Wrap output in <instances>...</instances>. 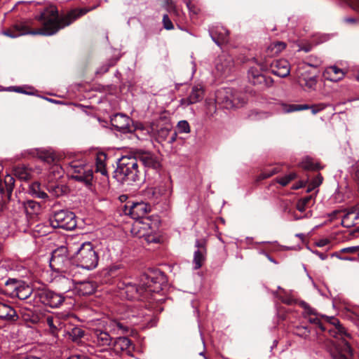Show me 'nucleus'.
<instances>
[{
	"instance_id": "37",
	"label": "nucleus",
	"mask_w": 359,
	"mask_h": 359,
	"mask_svg": "<svg viewBox=\"0 0 359 359\" xmlns=\"http://www.w3.org/2000/svg\"><path fill=\"white\" fill-rule=\"evenodd\" d=\"M358 208L357 207V205L355 206H353L347 210V212L344 216L342 221H341V224L344 227L349 228V227H351L353 226V223H350V224H347L345 223L346 222V221L348 219H350V217L351 215L355 214V215H358Z\"/></svg>"
},
{
	"instance_id": "62",
	"label": "nucleus",
	"mask_w": 359,
	"mask_h": 359,
	"mask_svg": "<svg viewBox=\"0 0 359 359\" xmlns=\"http://www.w3.org/2000/svg\"><path fill=\"white\" fill-rule=\"evenodd\" d=\"M301 306H302V307H303L305 309V311L308 315H309V316L314 315L315 316V313L313 312V309L310 307V306L307 303L302 302L301 303Z\"/></svg>"
},
{
	"instance_id": "15",
	"label": "nucleus",
	"mask_w": 359,
	"mask_h": 359,
	"mask_svg": "<svg viewBox=\"0 0 359 359\" xmlns=\"http://www.w3.org/2000/svg\"><path fill=\"white\" fill-rule=\"evenodd\" d=\"M132 120L129 116L123 114H116L111 118V123L117 131L126 133L134 130V126L131 124Z\"/></svg>"
},
{
	"instance_id": "47",
	"label": "nucleus",
	"mask_w": 359,
	"mask_h": 359,
	"mask_svg": "<svg viewBox=\"0 0 359 359\" xmlns=\"http://www.w3.org/2000/svg\"><path fill=\"white\" fill-rule=\"evenodd\" d=\"M48 190L53 196L56 197L63 194V188L57 184H49L48 186Z\"/></svg>"
},
{
	"instance_id": "10",
	"label": "nucleus",
	"mask_w": 359,
	"mask_h": 359,
	"mask_svg": "<svg viewBox=\"0 0 359 359\" xmlns=\"http://www.w3.org/2000/svg\"><path fill=\"white\" fill-rule=\"evenodd\" d=\"M70 168L73 174L72 177L78 182L90 184L93 179V171L91 165L83 164L79 161H73L70 163Z\"/></svg>"
},
{
	"instance_id": "39",
	"label": "nucleus",
	"mask_w": 359,
	"mask_h": 359,
	"mask_svg": "<svg viewBox=\"0 0 359 359\" xmlns=\"http://www.w3.org/2000/svg\"><path fill=\"white\" fill-rule=\"evenodd\" d=\"M60 252L64 253V254L66 253L67 252L66 248H61L60 250H55L53 252L52 257H51L50 263V265L51 267H53L54 263L60 262V259H61V261H63L65 259V256H60Z\"/></svg>"
},
{
	"instance_id": "58",
	"label": "nucleus",
	"mask_w": 359,
	"mask_h": 359,
	"mask_svg": "<svg viewBox=\"0 0 359 359\" xmlns=\"http://www.w3.org/2000/svg\"><path fill=\"white\" fill-rule=\"evenodd\" d=\"M323 177L321 175V174L318 173L311 182L314 185V187H318L323 183Z\"/></svg>"
},
{
	"instance_id": "8",
	"label": "nucleus",
	"mask_w": 359,
	"mask_h": 359,
	"mask_svg": "<svg viewBox=\"0 0 359 359\" xmlns=\"http://www.w3.org/2000/svg\"><path fill=\"white\" fill-rule=\"evenodd\" d=\"M286 44L282 41H276L271 43L258 57H253L254 60L261 68L262 71H266L269 69L270 63L269 58L271 57L284 50Z\"/></svg>"
},
{
	"instance_id": "60",
	"label": "nucleus",
	"mask_w": 359,
	"mask_h": 359,
	"mask_svg": "<svg viewBox=\"0 0 359 359\" xmlns=\"http://www.w3.org/2000/svg\"><path fill=\"white\" fill-rule=\"evenodd\" d=\"M191 129L189 123L187 121H181V133H189Z\"/></svg>"
},
{
	"instance_id": "20",
	"label": "nucleus",
	"mask_w": 359,
	"mask_h": 359,
	"mask_svg": "<svg viewBox=\"0 0 359 359\" xmlns=\"http://www.w3.org/2000/svg\"><path fill=\"white\" fill-rule=\"evenodd\" d=\"M204 88L201 84L192 86L187 98L181 99V105L184 104H190L200 102L204 97Z\"/></svg>"
},
{
	"instance_id": "5",
	"label": "nucleus",
	"mask_w": 359,
	"mask_h": 359,
	"mask_svg": "<svg viewBox=\"0 0 359 359\" xmlns=\"http://www.w3.org/2000/svg\"><path fill=\"white\" fill-rule=\"evenodd\" d=\"M215 97L217 105L227 109L241 107L247 102L245 93L231 88L217 90Z\"/></svg>"
},
{
	"instance_id": "42",
	"label": "nucleus",
	"mask_w": 359,
	"mask_h": 359,
	"mask_svg": "<svg viewBox=\"0 0 359 359\" xmlns=\"http://www.w3.org/2000/svg\"><path fill=\"white\" fill-rule=\"evenodd\" d=\"M297 175L295 172H291L288 175H285L284 177H277L276 179V182L280 184L283 187L287 186L291 181L296 179Z\"/></svg>"
},
{
	"instance_id": "28",
	"label": "nucleus",
	"mask_w": 359,
	"mask_h": 359,
	"mask_svg": "<svg viewBox=\"0 0 359 359\" xmlns=\"http://www.w3.org/2000/svg\"><path fill=\"white\" fill-rule=\"evenodd\" d=\"M344 73L340 68L336 66L327 67L325 72L324 76L332 81H338L343 79Z\"/></svg>"
},
{
	"instance_id": "49",
	"label": "nucleus",
	"mask_w": 359,
	"mask_h": 359,
	"mask_svg": "<svg viewBox=\"0 0 359 359\" xmlns=\"http://www.w3.org/2000/svg\"><path fill=\"white\" fill-rule=\"evenodd\" d=\"M46 323L53 333H55L57 330V326L56 325V323H59L57 319H55L53 316H48L46 318Z\"/></svg>"
},
{
	"instance_id": "14",
	"label": "nucleus",
	"mask_w": 359,
	"mask_h": 359,
	"mask_svg": "<svg viewBox=\"0 0 359 359\" xmlns=\"http://www.w3.org/2000/svg\"><path fill=\"white\" fill-rule=\"evenodd\" d=\"M234 62L231 55L222 54L215 61V69L220 76H227L233 71Z\"/></svg>"
},
{
	"instance_id": "31",
	"label": "nucleus",
	"mask_w": 359,
	"mask_h": 359,
	"mask_svg": "<svg viewBox=\"0 0 359 359\" xmlns=\"http://www.w3.org/2000/svg\"><path fill=\"white\" fill-rule=\"evenodd\" d=\"M0 318L15 320L18 318L17 313L10 305L0 302Z\"/></svg>"
},
{
	"instance_id": "7",
	"label": "nucleus",
	"mask_w": 359,
	"mask_h": 359,
	"mask_svg": "<svg viewBox=\"0 0 359 359\" xmlns=\"http://www.w3.org/2000/svg\"><path fill=\"white\" fill-rule=\"evenodd\" d=\"M49 224L53 229L60 228L65 230H73L76 226V216L73 212L60 210L54 212L49 218Z\"/></svg>"
},
{
	"instance_id": "26",
	"label": "nucleus",
	"mask_w": 359,
	"mask_h": 359,
	"mask_svg": "<svg viewBox=\"0 0 359 359\" xmlns=\"http://www.w3.org/2000/svg\"><path fill=\"white\" fill-rule=\"evenodd\" d=\"M20 287H18L15 297L20 300H25L29 299L32 294L34 296L35 290H33L32 287L29 284L24 280L20 283Z\"/></svg>"
},
{
	"instance_id": "34",
	"label": "nucleus",
	"mask_w": 359,
	"mask_h": 359,
	"mask_svg": "<svg viewBox=\"0 0 359 359\" xmlns=\"http://www.w3.org/2000/svg\"><path fill=\"white\" fill-rule=\"evenodd\" d=\"M30 194L35 198L46 199L48 198V194L41 189L40 184L34 183L29 188Z\"/></svg>"
},
{
	"instance_id": "17",
	"label": "nucleus",
	"mask_w": 359,
	"mask_h": 359,
	"mask_svg": "<svg viewBox=\"0 0 359 359\" xmlns=\"http://www.w3.org/2000/svg\"><path fill=\"white\" fill-rule=\"evenodd\" d=\"M93 344L99 347H103V350L111 348L114 338L110 336L107 331L97 329L94 331L93 336Z\"/></svg>"
},
{
	"instance_id": "1",
	"label": "nucleus",
	"mask_w": 359,
	"mask_h": 359,
	"mask_svg": "<svg viewBox=\"0 0 359 359\" xmlns=\"http://www.w3.org/2000/svg\"><path fill=\"white\" fill-rule=\"evenodd\" d=\"M90 9H74L64 15H59L57 8L50 5L46 7L40 13L36 15L35 19L39 21L41 27L30 29V22L22 20L13 25L10 29L3 32V34L11 38H16L25 34L51 36L56 34L60 29L71 25L79 18L86 14Z\"/></svg>"
},
{
	"instance_id": "4",
	"label": "nucleus",
	"mask_w": 359,
	"mask_h": 359,
	"mask_svg": "<svg viewBox=\"0 0 359 359\" xmlns=\"http://www.w3.org/2000/svg\"><path fill=\"white\" fill-rule=\"evenodd\" d=\"M113 174V177L123 186L137 184L140 181L142 172L135 155L123 156L119 158Z\"/></svg>"
},
{
	"instance_id": "45",
	"label": "nucleus",
	"mask_w": 359,
	"mask_h": 359,
	"mask_svg": "<svg viewBox=\"0 0 359 359\" xmlns=\"http://www.w3.org/2000/svg\"><path fill=\"white\" fill-rule=\"evenodd\" d=\"M117 60L111 59L106 63L103 64L102 66H100L96 71L97 74L102 75L103 74L106 73L109 69L114 66Z\"/></svg>"
},
{
	"instance_id": "32",
	"label": "nucleus",
	"mask_w": 359,
	"mask_h": 359,
	"mask_svg": "<svg viewBox=\"0 0 359 359\" xmlns=\"http://www.w3.org/2000/svg\"><path fill=\"white\" fill-rule=\"evenodd\" d=\"M27 153L31 156H38L39 158L48 163L54 161L53 154L45 149H33L28 150Z\"/></svg>"
},
{
	"instance_id": "16",
	"label": "nucleus",
	"mask_w": 359,
	"mask_h": 359,
	"mask_svg": "<svg viewBox=\"0 0 359 359\" xmlns=\"http://www.w3.org/2000/svg\"><path fill=\"white\" fill-rule=\"evenodd\" d=\"M22 281V280L11 278L1 279L0 294L15 298V294H16L18 287H20V283Z\"/></svg>"
},
{
	"instance_id": "48",
	"label": "nucleus",
	"mask_w": 359,
	"mask_h": 359,
	"mask_svg": "<svg viewBox=\"0 0 359 359\" xmlns=\"http://www.w3.org/2000/svg\"><path fill=\"white\" fill-rule=\"evenodd\" d=\"M307 61H306V64L310 66V67H318L321 63H322V60H320V58H319L318 57L316 56V55H310L307 57Z\"/></svg>"
},
{
	"instance_id": "64",
	"label": "nucleus",
	"mask_w": 359,
	"mask_h": 359,
	"mask_svg": "<svg viewBox=\"0 0 359 359\" xmlns=\"http://www.w3.org/2000/svg\"><path fill=\"white\" fill-rule=\"evenodd\" d=\"M158 190H159V193L161 195L164 196L165 198H167L171 194V189L169 185H168L166 189H165L163 190H161V187H159Z\"/></svg>"
},
{
	"instance_id": "30",
	"label": "nucleus",
	"mask_w": 359,
	"mask_h": 359,
	"mask_svg": "<svg viewBox=\"0 0 359 359\" xmlns=\"http://www.w3.org/2000/svg\"><path fill=\"white\" fill-rule=\"evenodd\" d=\"M177 132L168 128H161L158 131V138L160 141H165L171 144L177 138Z\"/></svg>"
},
{
	"instance_id": "2",
	"label": "nucleus",
	"mask_w": 359,
	"mask_h": 359,
	"mask_svg": "<svg viewBox=\"0 0 359 359\" xmlns=\"http://www.w3.org/2000/svg\"><path fill=\"white\" fill-rule=\"evenodd\" d=\"M167 278L161 271H149L142 274L138 283L128 280L118 283L119 295L129 300L148 301L149 303H162L160 292L166 287Z\"/></svg>"
},
{
	"instance_id": "61",
	"label": "nucleus",
	"mask_w": 359,
	"mask_h": 359,
	"mask_svg": "<svg viewBox=\"0 0 359 359\" xmlns=\"http://www.w3.org/2000/svg\"><path fill=\"white\" fill-rule=\"evenodd\" d=\"M8 90H9V91H14V92H16V93H24V94H27V95H31L32 94L31 93L27 92L25 90H23L22 87H20V86H10V87L8 88Z\"/></svg>"
},
{
	"instance_id": "22",
	"label": "nucleus",
	"mask_w": 359,
	"mask_h": 359,
	"mask_svg": "<svg viewBox=\"0 0 359 359\" xmlns=\"http://www.w3.org/2000/svg\"><path fill=\"white\" fill-rule=\"evenodd\" d=\"M95 283L90 280L76 281L74 289L79 295L86 296L93 294L95 290Z\"/></svg>"
},
{
	"instance_id": "51",
	"label": "nucleus",
	"mask_w": 359,
	"mask_h": 359,
	"mask_svg": "<svg viewBox=\"0 0 359 359\" xmlns=\"http://www.w3.org/2000/svg\"><path fill=\"white\" fill-rule=\"evenodd\" d=\"M163 27L167 30H170L174 28V26H173V24H172L171 20L170 19L168 15L166 14L163 15Z\"/></svg>"
},
{
	"instance_id": "38",
	"label": "nucleus",
	"mask_w": 359,
	"mask_h": 359,
	"mask_svg": "<svg viewBox=\"0 0 359 359\" xmlns=\"http://www.w3.org/2000/svg\"><path fill=\"white\" fill-rule=\"evenodd\" d=\"M293 333L302 338H306L311 333V327L309 326L298 325L294 328Z\"/></svg>"
},
{
	"instance_id": "12",
	"label": "nucleus",
	"mask_w": 359,
	"mask_h": 359,
	"mask_svg": "<svg viewBox=\"0 0 359 359\" xmlns=\"http://www.w3.org/2000/svg\"><path fill=\"white\" fill-rule=\"evenodd\" d=\"M150 211V206L143 202L128 201L123 206V212L135 220L144 217Z\"/></svg>"
},
{
	"instance_id": "35",
	"label": "nucleus",
	"mask_w": 359,
	"mask_h": 359,
	"mask_svg": "<svg viewBox=\"0 0 359 359\" xmlns=\"http://www.w3.org/2000/svg\"><path fill=\"white\" fill-rule=\"evenodd\" d=\"M299 166L305 170L312 171L319 170L323 168L319 163L313 162L310 158H306V160L303 161L299 164Z\"/></svg>"
},
{
	"instance_id": "52",
	"label": "nucleus",
	"mask_w": 359,
	"mask_h": 359,
	"mask_svg": "<svg viewBox=\"0 0 359 359\" xmlns=\"http://www.w3.org/2000/svg\"><path fill=\"white\" fill-rule=\"evenodd\" d=\"M327 106V105L325 103H319V104H313V105L311 106L310 109H311L312 114H316L318 112L325 109Z\"/></svg>"
},
{
	"instance_id": "57",
	"label": "nucleus",
	"mask_w": 359,
	"mask_h": 359,
	"mask_svg": "<svg viewBox=\"0 0 359 359\" xmlns=\"http://www.w3.org/2000/svg\"><path fill=\"white\" fill-rule=\"evenodd\" d=\"M271 176H273V175L271 173L270 170H264L257 176V181H262V180H266L267 178H269Z\"/></svg>"
},
{
	"instance_id": "27",
	"label": "nucleus",
	"mask_w": 359,
	"mask_h": 359,
	"mask_svg": "<svg viewBox=\"0 0 359 359\" xmlns=\"http://www.w3.org/2000/svg\"><path fill=\"white\" fill-rule=\"evenodd\" d=\"M107 155L104 152L96 153L95 171L100 172L104 177H108V172L106 168Z\"/></svg>"
},
{
	"instance_id": "11",
	"label": "nucleus",
	"mask_w": 359,
	"mask_h": 359,
	"mask_svg": "<svg viewBox=\"0 0 359 359\" xmlns=\"http://www.w3.org/2000/svg\"><path fill=\"white\" fill-rule=\"evenodd\" d=\"M138 163L140 162L146 168L145 175H149V170L157 173L161 168L160 161L156 155L148 151L140 150L135 154Z\"/></svg>"
},
{
	"instance_id": "44",
	"label": "nucleus",
	"mask_w": 359,
	"mask_h": 359,
	"mask_svg": "<svg viewBox=\"0 0 359 359\" xmlns=\"http://www.w3.org/2000/svg\"><path fill=\"white\" fill-rule=\"evenodd\" d=\"M311 198H312L311 196H308L306 197L299 199L297 201V205H296L297 209L301 212H304L306 208L307 205L309 204V203L310 202Z\"/></svg>"
},
{
	"instance_id": "43",
	"label": "nucleus",
	"mask_w": 359,
	"mask_h": 359,
	"mask_svg": "<svg viewBox=\"0 0 359 359\" xmlns=\"http://www.w3.org/2000/svg\"><path fill=\"white\" fill-rule=\"evenodd\" d=\"M110 327H111L113 330L117 331L118 333H126L129 330L128 326L117 320H112L110 323Z\"/></svg>"
},
{
	"instance_id": "50",
	"label": "nucleus",
	"mask_w": 359,
	"mask_h": 359,
	"mask_svg": "<svg viewBox=\"0 0 359 359\" xmlns=\"http://www.w3.org/2000/svg\"><path fill=\"white\" fill-rule=\"evenodd\" d=\"M184 1L186 4L187 8L191 13L196 15L198 13L199 8L191 0H184Z\"/></svg>"
},
{
	"instance_id": "55",
	"label": "nucleus",
	"mask_w": 359,
	"mask_h": 359,
	"mask_svg": "<svg viewBox=\"0 0 359 359\" xmlns=\"http://www.w3.org/2000/svg\"><path fill=\"white\" fill-rule=\"evenodd\" d=\"M12 359H41L39 357L27 355L25 353L23 354H15L13 355Z\"/></svg>"
},
{
	"instance_id": "53",
	"label": "nucleus",
	"mask_w": 359,
	"mask_h": 359,
	"mask_svg": "<svg viewBox=\"0 0 359 359\" xmlns=\"http://www.w3.org/2000/svg\"><path fill=\"white\" fill-rule=\"evenodd\" d=\"M310 106L308 104H291L290 105L289 111H299L304 109H310Z\"/></svg>"
},
{
	"instance_id": "59",
	"label": "nucleus",
	"mask_w": 359,
	"mask_h": 359,
	"mask_svg": "<svg viewBox=\"0 0 359 359\" xmlns=\"http://www.w3.org/2000/svg\"><path fill=\"white\" fill-rule=\"evenodd\" d=\"M307 183H309V177L306 180H299L298 182L292 185V189L293 190L299 189L300 188L304 187Z\"/></svg>"
},
{
	"instance_id": "33",
	"label": "nucleus",
	"mask_w": 359,
	"mask_h": 359,
	"mask_svg": "<svg viewBox=\"0 0 359 359\" xmlns=\"http://www.w3.org/2000/svg\"><path fill=\"white\" fill-rule=\"evenodd\" d=\"M30 226L40 236L50 233L53 229V226L49 224V220L46 223H39L34 226L33 223H30Z\"/></svg>"
},
{
	"instance_id": "25",
	"label": "nucleus",
	"mask_w": 359,
	"mask_h": 359,
	"mask_svg": "<svg viewBox=\"0 0 359 359\" xmlns=\"http://www.w3.org/2000/svg\"><path fill=\"white\" fill-rule=\"evenodd\" d=\"M64 275L59 277L58 280L62 285V290L69 291L75 287L76 280L74 279L73 270L64 271Z\"/></svg>"
},
{
	"instance_id": "54",
	"label": "nucleus",
	"mask_w": 359,
	"mask_h": 359,
	"mask_svg": "<svg viewBox=\"0 0 359 359\" xmlns=\"http://www.w3.org/2000/svg\"><path fill=\"white\" fill-rule=\"evenodd\" d=\"M340 252L341 253H350V254L358 252V256H359V245L342 248L340 250Z\"/></svg>"
},
{
	"instance_id": "24",
	"label": "nucleus",
	"mask_w": 359,
	"mask_h": 359,
	"mask_svg": "<svg viewBox=\"0 0 359 359\" xmlns=\"http://www.w3.org/2000/svg\"><path fill=\"white\" fill-rule=\"evenodd\" d=\"M23 208L27 219H32L40 212L41 205L34 201L28 200L24 203Z\"/></svg>"
},
{
	"instance_id": "40",
	"label": "nucleus",
	"mask_w": 359,
	"mask_h": 359,
	"mask_svg": "<svg viewBox=\"0 0 359 359\" xmlns=\"http://www.w3.org/2000/svg\"><path fill=\"white\" fill-rule=\"evenodd\" d=\"M299 83L303 87H306L309 89H313L317 83L316 79L314 76L310 78H299Z\"/></svg>"
},
{
	"instance_id": "41",
	"label": "nucleus",
	"mask_w": 359,
	"mask_h": 359,
	"mask_svg": "<svg viewBox=\"0 0 359 359\" xmlns=\"http://www.w3.org/2000/svg\"><path fill=\"white\" fill-rule=\"evenodd\" d=\"M63 173L62 168L57 163H53L49 168V174L51 175L54 179L60 178L62 177Z\"/></svg>"
},
{
	"instance_id": "46",
	"label": "nucleus",
	"mask_w": 359,
	"mask_h": 359,
	"mask_svg": "<svg viewBox=\"0 0 359 359\" xmlns=\"http://www.w3.org/2000/svg\"><path fill=\"white\" fill-rule=\"evenodd\" d=\"M84 335V331L79 327H74L69 332V336L74 341H76L83 337Z\"/></svg>"
},
{
	"instance_id": "23",
	"label": "nucleus",
	"mask_w": 359,
	"mask_h": 359,
	"mask_svg": "<svg viewBox=\"0 0 359 359\" xmlns=\"http://www.w3.org/2000/svg\"><path fill=\"white\" fill-rule=\"evenodd\" d=\"M132 346L131 341L126 337H120L113 339L111 348L116 353L122 351L130 352Z\"/></svg>"
},
{
	"instance_id": "63",
	"label": "nucleus",
	"mask_w": 359,
	"mask_h": 359,
	"mask_svg": "<svg viewBox=\"0 0 359 359\" xmlns=\"http://www.w3.org/2000/svg\"><path fill=\"white\" fill-rule=\"evenodd\" d=\"M349 6L355 11H359V0H348Z\"/></svg>"
},
{
	"instance_id": "6",
	"label": "nucleus",
	"mask_w": 359,
	"mask_h": 359,
	"mask_svg": "<svg viewBox=\"0 0 359 359\" xmlns=\"http://www.w3.org/2000/svg\"><path fill=\"white\" fill-rule=\"evenodd\" d=\"M74 255L77 265L82 269L92 270L97 266L99 257L90 242L81 244Z\"/></svg>"
},
{
	"instance_id": "56",
	"label": "nucleus",
	"mask_w": 359,
	"mask_h": 359,
	"mask_svg": "<svg viewBox=\"0 0 359 359\" xmlns=\"http://www.w3.org/2000/svg\"><path fill=\"white\" fill-rule=\"evenodd\" d=\"M145 240L148 243H158L160 242L161 238L156 235H147L145 237Z\"/></svg>"
},
{
	"instance_id": "36",
	"label": "nucleus",
	"mask_w": 359,
	"mask_h": 359,
	"mask_svg": "<svg viewBox=\"0 0 359 359\" xmlns=\"http://www.w3.org/2000/svg\"><path fill=\"white\" fill-rule=\"evenodd\" d=\"M217 102H215V97L214 99L208 98L205 100V109L206 114L212 116L217 111Z\"/></svg>"
},
{
	"instance_id": "18",
	"label": "nucleus",
	"mask_w": 359,
	"mask_h": 359,
	"mask_svg": "<svg viewBox=\"0 0 359 359\" xmlns=\"http://www.w3.org/2000/svg\"><path fill=\"white\" fill-rule=\"evenodd\" d=\"M269 67L272 74L282 78L287 76L290 72V64L285 59L273 60L269 63Z\"/></svg>"
},
{
	"instance_id": "29",
	"label": "nucleus",
	"mask_w": 359,
	"mask_h": 359,
	"mask_svg": "<svg viewBox=\"0 0 359 359\" xmlns=\"http://www.w3.org/2000/svg\"><path fill=\"white\" fill-rule=\"evenodd\" d=\"M13 172L15 176L22 181H28L32 176V170L25 165L15 166Z\"/></svg>"
},
{
	"instance_id": "3",
	"label": "nucleus",
	"mask_w": 359,
	"mask_h": 359,
	"mask_svg": "<svg viewBox=\"0 0 359 359\" xmlns=\"http://www.w3.org/2000/svg\"><path fill=\"white\" fill-rule=\"evenodd\" d=\"M309 322L315 325L322 332L327 331L329 334L335 338L329 342L330 347L329 351L333 359H353V350L347 339L351 338V334L347 332L346 328L336 318L332 319V328L327 323H323L316 316H310Z\"/></svg>"
},
{
	"instance_id": "19",
	"label": "nucleus",
	"mask_w": 359,
	"mask_h": 359,
	"mask_svg": "<svg viewBox=\"0 0 359 359\" xmlns=\"http://www.w3.org/2000/svg\"><path fill=\"white\" fill-rule=\"evenodd\" d=\"M196 247L198 248L194 252V269H200L206 259V242L205 241H198L196 242Z\"/></svg>"
},
{
	"instance_id": "13",
	"label": "nucleus",
	"mask_w": 359,
	"mask_h": 359,
	"mask_svg": "<svg viewBox=\"0 0 359 359\" xmlns=\"http://www.w3.org/2000/svg\"><path fill=\"white\" fill-rule=\"evenodd\" d=\"M262 72L263 71L261 69H258L256 67H250L248 72L249 82L259 90L271 87L273 83V79L266 76Z\"/></svg>"
},
{
	"instance_id": "9",
	"label": "nucleus",
	"mask_w": 359,
	"mask_h": 359,
	"mask_svg": "<svg viewBox=\"0 0 359 359\" xmlns=\"http://www.w3.org/2000/svg\"><path fill=\"white\" fill-rule=\"evenodd\" d=\"M34 299H38L41 304L51 308L59 307L65 301V297L59 293L47 288L36 290Z\"/></svg>"
},
{
	"instance_id": "21",
	"label": "nucleus",
	"mask_w": 359,
	"mask_h": 359,
	"mask_svg": "<svg viewBox=\"0 0 359 359\" xmlns=\"http://www.w3.org/2000/svg\"><path fill=\"white\" fill-rule=\"evenodd\" d=\"M212 39L219 46L228 41L229 31L223 27H216L210 31Z\"/></svg>"
}]
</instances>
